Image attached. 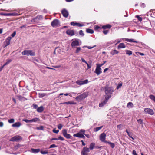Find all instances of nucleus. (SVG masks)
Returning a JSON list of instances; mask_svg holds the SVG:
<instances>
[{
  "instance_id": "6ab92c4d",
  "label": "nucleus",
  "mask_w": 155,
  "mask_h": 155,
  "mask_svg": "<svg viewBox=\"0 0 155 155\" xmlns=\"http://www.w3.org/2000/svg\"><path fill=\"white\" fill-rule=\"evenodd\" d=\"M31 152L35 153L39 152L40 150L39 149H35L34 148H32L31 149Z\"/></svg>"
},
{
  "instance_id": "de8ad7c7",
  "label": "nucleus",
  "mask_w": 155,
  "mask_h": 155,
  "mask_svg": "<svg viewBox=\"0 0 155 155\" xmlns=\"http://www.w3.org/2000/svg\"><path fill=\"white\" fill-rule=\"evenodd\" d=\"M8 122L10 123H13L14 122V119H11L8 120Z\"/></svg>"
},
{
  "instance_id": "20e7f679",
  "label": "nucleus",
  "mask_w": 155,
  "mask_h": 155,
  "mask_svg": "<svg viewBox=\"0 0 155 155\" xmlns=\"http://www.w3.org/2000/svg\"><path fill=\"white\" fill-rule=\"evenodd\" d=\"M42 15H38L36 17L31 20V21L32 23H35L38 22L39 20L42 19Z\"/></svg>"
},
{
  "instance_id": "774afa93",
  "label": "nucleus",
  "mask_w": 155,
  "mask_h": 155,
  "mask_svg": "<svg viewBox=\"0 0 155 155\" xmlns=\"http://www.w3.org/2000/svg\"><path fill=\"white\" fill-rule=\"evenodd\" d=\"M16 34V31L14 32L11 35V36L12 37H14L15 36Z\"/></svg>"
},
{
  "instance_id": "7c9ffc66",
  "label": "nucleus",
  "mask_w": 155,
  "mask_h": 155,
  "mask_svg": "<svg viewBox=\"0 0 155 155\" xmlns=\"http://www.w3.org/2000/svg\"><path fill=\"white\" fill-rule=\"evenodd\" d=\"M117 129L119 130H121L123 129V125L121 124L118 125L117 126Z\"/></svg>"
},
{
  "instance_id": "864d4df0",
  "label": "nucleus",
  "mask_w": 155,
  "mask_h": 155,
  "mask_svg": "<svg viewBox=\"0 0 155 155\" xmlns=\"http://www.w3.org/2000/svg\"><path fill=\"white\" fill-rule=\"evenodd\" d=\"M85 130L83 129H81L80 130L79 132H81V133H82L84 135L85 134Z\"/></svg>"
},
{
  "instance_id": "412c9836",
  "label": "nucleus",
  "mask_w": 155,
  "mask_h": 155,
  "mask_svg": "<svg viewBox=\"0 0 155 155\" xmlns=\"http://www.w3.org/2000/svg\"><path fill=\"white\" fill-rule=\"evenodd\" d=\"M44 109L43 107L42 106H41L37 108V110L38 112L41 113L44 110Z\"/></svg>"
},
{
  "instance_id": "13d9d810",
  "label": "nucleus",
  "mask_w": 155,
  "mask_h": 155,
  "mask_svg": "<svg viewBox=\"0 0 155 155\" xmlns=\"http://www.w3.org/2000/svg\"><path fill=\"white\" fill-rule=\"evenodd\" d=\"M70 94H71V96H70L71 97H72L73 96H75L77 93H76L73 92H71V93H70Z\"/></svg>"
},
{
  "instance_id": "bf43d9fd",
  "label": "nucleus",
  "mask_w": 155,
  "mask_h": 155,
  "mask_svg": "<svg viewBox=\"0 0 155 155\" xmlns=\"http://www.w3.org/2000/svg\"><path fill=\"white\" fill-rule=\"evenodd\" d=\"M109 32V30H104L103 31V32L104 34L105 35H106L107 34V33Z\"/></svg>"
},
{
  "instance_id": "473e14b6",
  "label": "nucleus",
  "mask_w": 155,
  "mask_h": 155,
  "mask_svg": "<svg viewBox=\"0 0 155 155\" xmlns=\"http://www.w3.org/2000/svg\"><path fill=\"white\" fill-rule=\"evenodd\" d=\"M9 16H17L19 15V14L15 12H14L13 13H9Z\"/></svg>"
},
{
  "instance_id": "e433bc0d",
  "label": "nucleus",
  "mask_w": 155,
  "mask_h": 155,
  "mask_svg": "<svg viewBox=\"0 0 155 155\" xmlns=\"http://www.w3.org/2000/svg\"><path fill=\"white\" fill-rule=\"evenodd\" d=\"M38 119L37 118H35L30 120V122H35L38 120Z\"/></svg>"
},
{
  "instance_id": "338daca9",
  "label": "nucleus",
  "mask_w": 155,
  "mask_h": 155,
  "mask_svg": "<svg viewBox=\"0 0 155 155\" xmlns=\"http://www.w3.org/2000/svg\"><path fill=\"white\" fill-rule=\"evenodd\" d=\"M126 132L127 134L129 136H130V135L131 134V133H130L127 129L126 130Z\"/></svg>"
},
{
  "instance_id": "8fccbe9b",
  "label": "nucleus",
  "mask_w": 155,
  "mask_h": 155,
  "mask_svg": "<svg viewBox=\"0 0 155 155\" xmlns=\"http://www.w3.org/2000/svg\"><path fill=\"white\" fill-rule=\"evenodd\" d=\"M103 65V64H96L97 67L98 68H101V67Z\"/></svg>"
},
{
  "instance_id": "1a4fd4ad",
  "label": "nucleus",
  "mask_w": 155,
  "mask_h": 155,
  "mask_svg": "<svg viewBox=\"0 0 155 155\" xmlns=\"http://www.w3.org/2000/svg\"><path fill=\"white\" fill-rule=\"evenodd\" d=\"M88 80L87 79L85 80L84 81L78 80L76 81V83L78 84L82 85L87 83Z\"/></svg>"
},
{
  "instance_id": "4be33fe9",
  "label": "nucleus",
  "mask_w": 155,
  "mask_h": 155,
  "mask_svg": "<svg viewBox=\"0 0 155 155\" xmlns=\"http://www.w3.org/2000/svg\"><path fill=\"white\" fill-rule=\"evenodd\" d=\"M119 53L118 51L116 50H112L110 52V54L112 55H114L115 54H118Z\"/></svg>"
},
{
  "instance_id": "72a5a7b5",
  "label": "nucleus",
  "mask_w": 155,
  "mask_h": 155,
  "mask_svg": "<svg viewBox=\"0 0 155 155\" xmlns=\"http://www.w3.org/2000/svg\"><path fill=\"white\" fill-rule=\"evenodd\" d=\"M126 54L129 55H131L132 54V51L130 50H126Z\"/></svg>"
},
{
  "instance_id": "c85d7f7f",
  "label": "nucleus",
  "mask_w": 155,
  "mask_h": 155,
  "mask_svg": "<svg viewBox=\"0 0 155 155\" xmlns=\"http://www.w3.org/2000/svg\"><path fill=\"white\" fill-rule=\"evenodd\" d=\"M18 98L19 100H20V101H24L25 100H27L24 97H23L21 96H18Z\"/></svg>"
},
{
  "instance_id": "b1692460",
  "label": "nucleus",
  "mask_w": 155,
  "mask_h": 155,
  "mask_svg": "<svg viewBox=\"0 0 155 155\" xmlns=\"http://www.w3.org/2000/svg\"><path fill=\"white\" fill-rule=\"evenodd\" d=\"M38 95L39 97L42 98L48 95L45 93H39L38 94Z\"/></svg>"
},
{
  "instance_id": "dca6fc26",
  "label": "nucleus",
  "mask_w": 155,
  "mask_h": 155,
  "mask_svg": "<svg viewBox=\"0 0 155 155\" xmlns=\"http://www.w3.org/2000/svg\"><path fill=\"white\" fill-rule=\"evenodd\" d=\"M94 72L97 75H99L101 73H102L101 68L96 66V68Z\"/></svg>"
},
{
  "instance_id": "e2e57ef3",
  "label": "nucleus",
  "mask_w": 155,
  "mask_h": 155,
  "mask_svg": "<svg viewBox=\"0 0 155 155\" xmlns=\"http://www.w3.org/2000/svg\"><path fill=\"white\" fill-rule=\"evenodd\" d=\"M94 28L95 30H97L100 28V27L98 25H95L94 26Z\"/></svg>"
},
{
  "instance_id": "f3484780",
  "label": "nucleus",
  "mask_w": 155,
  "mask_h": 155,
  "mask_svg": "<svg viewBox=\"0 0 155 155\" xmlns=\"http://www.w3.org/2000/svg\"><path fill=\"white\" fill-rule=\"evenodd\" d=\"M108 99H107V98L105 97V100L103 101L102 102L99 104V107H101L103 106L107 102Z\"/></svg>"
},
{
  "instance_id": "c9c22d12",
  "label": "nucleus",
  "mask_w": 155,
  "mask_h": 155,
  "mask_svg": "<svg viewBox=\"0 0 155 155\" xmlns=\"http://www.w3.org/2000/svg\"><path fill=\"white\" fill-rule=\"evenodd\" d=\"M149 97L152 100L154 101L155 102V96L153 95H150L149 96Z\"/></svg>"
},
{
  "instance_id": "c756f323",
  "label": "nucleus",
  "mask_w": 155,
  "mask_h": 155,
  "mask_svg": "<svg viewBox=\"0 0 155 155\" xmlns=\"http://www.w3.org/2000/svg\"><path fill=\"white\" fill-rule=\"evenodd\" d=\"M86 31L87 33H89L91 34H93L94 32L93 30L91 29H87Z\"/></svg>"
},
{
  "instance_id": "a211bd4d",
  "label": "nucleus",
  "mask_w": 155,
  "mask_h": 155,
  "mask_svg": "<svg viewBox=\"0 0 155 155\" xmlns=\"http://www.w3.org/2000/svg\"><path fill=\"white\" fill-rule=\"evenodd\" d=\"M21 125V123L19 122H16L12 125V126L14 127H18Z\"/></svg>"
},
{
  "instance_id": "423d86ee",
  "label": "nucleus",
  "mask_w": 155,
  "mask_h": 155,
  "mask_svg": "<svg viewBox=\"0 0 155 155\" xmlns=\"http://www.w3.org/2000/svg\"><path fill=\"white\" fill-rule=\"evenodd\" d=\"M106 135L104 133H102L100 136V140L102 142L107 143V141L105 140Z\"/></svg>"
},
{
  "instance_id": "58836bf2",
  "label": "nucleus",
  "mask_w": 155,
  "mask_h": 155,
  "mask_svg": "<svg viewBox=\"0 0 155 155\" xmlns=\"http://www.w3.org/2000/svg\"><path fill=\"white\" fill-rule=\"evenodd\" d=\"M64 136L67 139L71 138V136L68 133L67 134H66L65 135H64Z\"/></svg>"
},
{
  "instance_id": "052dcab7",
  "label": "nucleus",
  "mask_w": 155,
  "mask_h": 155,
  "mask_svg": "<svg viewBox=\"0 0 155 155\" xmlns=\"http://www.w3.org/2000/svg\"><path fill=\"white\" fill-rule=\"evenodd\" d=\"M87 65V69L90 68L91 67V64H89L87 63L86 64Z\"/></svg>"
},
{
  "instance_id": "4d7b16f0",
  "label": "nucleus",
  "mask_w": 155,
  "mask_h": 155,
  "mask_svg": "<svg viewBox=\"0 0 155 155\" xmlns=\"http://www.w3.org/2000/svg\"><path fill=\"white\" fill-rule=\"evenodd\" d=\"M79 34L82 36H84V34L83 33V31L81 30L79 31Z\"/></svg>"
},
{
  "instance_id": "c03bdc74",
  "label": "nucleus",
  "mask_w": 155,
  "mask_h": 155,
  "mask_svg": "<svg viewBox=\"0 0 155 155\" xmlns=\"http://www.w3.org/2000/svg\"><path fill=\"white\" fill-rule=\"evenodd\" d=\"M135 17L138 19V20L140 21H142V18L141 17H140L138 15H136Z\"/></svg>"
},
{
  "instance_id": "6e6552de",
  "label": "nucleus",
  "mask_w": 155,
  "mask_h": 155,
  "mask_svg": "<svg viewBox=\"0 0 155 155\" xmlns=\"http://www.w3.org/2000/svg\"><path fill=\"white\" fill-rule=\"evenodd\" d=\"M144 111L147 114L151 115H153L154 114L153 110L149 108H146L144 109Z\"/></svg>"
},
{
  "instance_id": "393cba45",
  "label": "nucleus",
  "mask_w": 155,
  "mask_h": 155,
  "mask_svg": "<svg viewBox=\"0 0 155 155\" xmlns=\"http://www.w3.org/2000/svg\"><path fill=\"white\" fill-rule=\"evenodd\" d=\"M95 145L94 143H91L90 144L89 149L91 150H93L94 147Z\"/></svg>"
},
{
  "instance_id": "69168bd1",
  "label": "nucleus",
  "mask_w": 155,
  "mask_h": 155,
  "mask_svg": "<svg viewBox=\"0 0 155 155\" xmlns=\"http://www.w3.org/2000/svg\"><path fill=\"white\" fill-rule=\"evenodd\" d=\"M76 22H72L71 23V25L72 26H76Z\"/></svg>"
},
{
  "instance_id": "680f3d73",
  "label": "nucleus",
  "mask_w": 155,
  "mask_h": 155,
  "mask_svg": "<svg viewBox=\"0 0 155 155\" xmlns=\"http://www.w3.org/2000/svg\"><path fill=\"white\" fill-rule=\"evenodd\" d=\"M23 121L25 122L26 123L30 122V120H28L27 119H23Z\"/></svg>"
},
{
  "instance_id": "9b49d317",
  "label": "nucleus",
  "mask_w": 155,
  "mask_h": 155,
  "mask_svg": "<svg viewBox=\"0 0 155 155\" xmlns=\"http://www.w3.org/2000/svg\"><path fill=\"white\" fill-rule=\"evenodd\" d=\"M66 33L70 36H72L75 34V32L73 30L68 29L66 31Z\"/></svg>"
},
{
  "instance_id": "f03ea898",
  "label": "nucleus",
  "mask_w": 155,
  "mask_h": 155,
  "mask_svg": "<svg viewBox=\"0 0 155 155\" xmlns=\"http://www.w3.org/2000/svg\"><path fill=\"white\" fill-rule=\"evenodd\" d=\"M88 95V92H85L77 96L75 98L78 102H81L87 97Z\"/></svg>"
},
{
  "instance_id": "ea45409f",
  "label": "nucleus",
  "mask_w": 155,
  "mask_h": 155,
  "mask_svg": "<svg viewBox=\"0 0 155 155\" xmlns=\"http://www.w3.org/2000/svg\"><path fill=\"white\" fill-rule=\"evenodd\" d=\"M76 49L75 53H79L81 50V48L80 47H77L76 48Z\"/></svg>"
},
{
  "instance_id": "79ce46f5",
  "label": "nucleus",
  "mask_w": 155,
  "mask_h": 155,
  "mask_svg": "<svg viewBox=\"0 0 155 155\" xmlns=\"http://www.w3.org/2000/svg\"><path fill=\"white\" fill-rule=\"evenodd\" d=\"M137 122L140 124H143V120L141 119H139L137 120Z\"/></svg>"
},
{
  "instance_id": "a18cd8bd",
  "label": "nucleus",
  "mask_w": 155,
  "mask_h": 155,
  "mask_svg": "<svg viewBox=\"0 0 155 155\" xmlns=\"http://www.w3.org/2000/svg\"><path fill=\"white\" fill-rule=\"evenodd\" d=\"M57 147V146H56V145H55L54 144H53L51 145L50 146L49 148L50 149V148H52L56 147Z\"/></svg>"
},
{
  "instance_id": "5701e85b",
  "label": "nucleus",
  "mask_w": 155,
  "mask_h": 155,
  "mask_svg": "<svg viewBox=\"0 0 155 155\" xmlns=\"http://www.w3.org/2000/svg\"><path fill=\"white\" fill-rule=\"evenodd\" d=\"M111 26L110 25L107 24L105 25H104L102 27V28L104 29H105L107 28L110 29L111 28Z\"/></svg>"
},
{
  "instance_id": "0eeeda50",
  "label": "nucleus",
  "mask_w": 155,
  "mask_h": 155,
  "mask_svg": "<svg viewBox=\"0 0 155 155\" xmlns=\"http://www.w3.org/2000/svg\"><path fill=\"white\" fill-rule=\"evenodd\" d=\"M21 139L22 138L21 136L17 135L12 138L10 139V140L12 141H18L19 140Z\"/></svg>"
},
{
  "instance_id": "0e129e2a",
  "label": "nucleus",
  "mask_w": 155,
  "mask_h": 155,
  "mask_svg": "<svg viewBox=\"0 0 155 155\" xmlns=\"http://www.w3.org/2000/svg\"><path fill=\"white\" fill-rule=\"evenodd\" d=\"M53 132L54 133L57 134L59 132V130H56L55 129H54L53 130Z\"/></svg>"
},
{
  "instance_id": "f8f14e48",
  "label": "nucleus",
  "mask_w": 155,
  "mask_h": 155,
  "mask_svg": "<svg viewBox=\"0 0 155 155\" xmlns=\"http://www.w3.org/2000/svg\"><path fill=\"white\" fill-rule=\"evenodd\" d=\"M12 39L11 37H8L5 40L4 42L5 47H6L9 45L10 44V41Z\"/></svg>"
},
{
  "instance_id": "a878e982",
  "label": "nucleus",
  "mask_w": 155,
  "mask_h": 155,
  "mask_svg": "<svg viewBox=\"0 0 155 155\" xmlns=\"http://www.w3.org/2000/svg\"><path fill=\"white\" fill-rule=\"evenodd\" d=\"M126 41H127L129 42H130L138 43V41H135L134 40V39H126Z\"/></svg>"
},
{
  "instance_id": "37998d69",
  "label": "nucleus",
  "mask_w": 155,
  "mask_h": 155,
  "mask_svg": "<svg viewBox=\"0 0 155 155\" xmlns=\"http://www.w3.org/2000/svg\"><path fill=\"white\" fill-rule=\"evenodd\" d=\"M79 27L83 26H84V25L83 24H80L76 22V25Z\"/></svg>"
},
{
  "instance_id": "4c0bfd02",
  "label": "nucleus",
  "mask_w": 155,
  "mask_h": 155,
  "mask_svg": "<svg viewBox=\"0 0 155 155\" xmlns=\"http://www.w3.org/2000/svg\"><path fill=\"white\" fill-rule=\"evenodd\" d=\"M107 143L110 144L112 148H113L114 147L115 144L114 143L108 141Z\"/></svg>"
},
{
  "instance_id": "4468645a",
  "label": "nucleus",
  "mask_w": 155,
  "mask_h": 155,
  "mask_svg": "<svg viewBox=\"0 0 155 155\" xmlns=\"http://www.w3.org/2000/svg\"><path fill=\"white\" fill-rule=\"evenodd\" d=\"M73 136L79 138H85V136L83 134L80 132L78 133L74 134L73 135Z\"/></svg>"
},
{
  "instance_id": "2f4dec72",
  "label": "nucleus",
  "mask_w": 155,
  "mask_h": 155,
  "mask_svg": "<svg viewBox=\"0 0 155 155\" xmlns=\"http://www.w3.org/2000/svg\"><path fill=\"white\" fill-rule=\"evenodd\" d=\"M40 151L41 153L42 154H48V151L47 150H41Z\"/></svg>"
},
{
  "instance_id": "49530a36",
  "label": "nucleus",
  "mask_w": 155,
  "mask_h": 155,
  "mask_svg": "<svg viewBox=\"0 0 155 155\" xmlns=\"http://www.w3.org/2000/svg\"><path fill=\"white\" fill-rule=\"evenodd\" d=\"M122 86V83L120 82V83H119L118 85L117 86V89H118L119 88H120Z\"/></svg>"
},
{
  "instance_id": "5fc2aeb1",
  "label": "nucleus",
  "mask_w": 155,
  "mask_h": 155,
  "mask_svg": "<svg viewBox=\"0 0 155 155\" xmlns=\"http://www.w3.org/2000/svg\"><path fill=\"white\" fill-rule=\"evenodd\" d=\"M136 54L137 55L138 54H139L141 56H143L144 55V54L143 53H141V52H136Z\"/></svg>"
},
{
  "instance_id": "3c124183",
  "label": "nucleus",
  "mask_w": 155,
  "mask_h": 155,
  "mask_svg": "<svg viewBox=\"0 0 155 155\" xmlns=\"http://www.w3.org/2000/svg\"><path fill=\"white\" fill-rule=\"evenodd\" d=\"M62 127H63V125H62V124H60L58 126V127L59 129H61L62 128Z\"/></svg>"
},
{
  "instance_id": "7ed1b4c3",
  "label": "nucleus",
  "mask_w": 155,
  "mask_h": 155,
  "mask_svg": "<svg viewBox=\"0 0 155 155\" xmlns=\"http://www.w3.org/2000/svg\"><path fill=\"white\" fill-rule=\"evenodd\" d=\"M22 55L34 56L35 53L31 50H25L21 53Z\"/></svg>"
},
{
  "instance_id": "9d476101",
  "label": "nucleus",
  "mask_w": 155,
  "mask_h": 155,
  "mask_svg": "<svg viewBox=\"0 0 155 155\" xmlns=\"http://www.w3.org/2000/svg\"><path fill=\"white\" fill-rule=\"evenodd\" d=\"M90 152L89 149L85 147L81 151V154L83 155H87V153Z\"/></svg>"
},
{
  "instance_id": "ddd939ff",
  "label": "nucleus",
  "mask_w": 155,
  "mask_h": 155,
  "mask_svg": "<svg viewBox=\"0 0 155 155\" xmlns=\"http://www.w3.org/2000/svg\"><path fill=\"white\" fill-rule=\"evenodd\" d=\"M79 45V43L78 41L76 40L73 41L71 44V45L72 47L78 46Z\"/></svg>"
},
{
  "instance_id": "a19ab883",
  "label": "nucleus",
  "mask_w": 155,
  "mask_h": 155,
  "mask_svg": "<svg viewBox=\"0 0 155 155\" xmlns=\"http://www.w3.org/2000/svg\"><path fill=\"white\" fill-rule=\"evenodd\" d=\"M62 133L64 136L67 134V131L66 129H64L62 130Z\"/></svg>"
},
{
  "instance_id": "09e8293b",
  "label": "nucleus",
  "mask_w": 155,
  "mask_h": 155,
  "mask_svg": "<svg viewBox=\"0 0 155 155\" xmlns=\"http://www.w3.org/2000/svg\"><path fill=\"white\" fill-rule=\"evenodd\" d=\"M12 61V60L11 59H8V60L3 65V66H5L7 64H8L9 63H10Z\"/></svg>"
},
{
  "instance_id": "cd10ccee",
  "label": "nucleus",
  "mask_w": 155,
  "mask_h": 155,
  "mask_svg": "<svg viewBox=\"0 0 155 155\" xmlns=\"http://www.w3.org/2000/svg\"><path fill=\"white\" fill-rule=\"evenodd\" d=\"M64 104H76V103L74 101H68L64 103Z\"/></svg>"
},
{
  "instance_id": "39448f33",
  "label": "nucleus",
  "mask_w": 155,
  "mask_h": 155,
  "mask_svg": "<svg viewBox=\"0 0 155 155\" xmlns=\"http://www.w3.org/2000/svg\"><path fill=\"white\" fill-rule=\"evenodd\" d=\"M51 26L54 27H57L59 25V22L58 20L55 19L51 23Z\"/></svg>"
},
{
  "instance_id": "bb28decb",
  "label": "nucleus",
  "mask_w": 155,
  "mask_h": 155,
  "mask_svg": "<svg viewBox=\"0 0 155 155\" xmlns=\"http://www.w3.org/2000/svg\"><path fill=\"white\" fill-rule=\"evenodd\" d=\"M133 104L132 103L129 102L127 104V107L128 108H132L133 107Z\"/></svg>"
},
{
  "instance_id": "603ef678",
  "label": "nucleus",
  "mask_w": 155,
  "mask_h": 155,
  "mask_svg": "<svg viewBox=\"0 0 155 155\" xmlns=\"http://www.w3.org/2000/svg\"><path fill=\"white\" fill-rule=\"evenodd\" d=\"M96 46V45H94L93 47L88 46H85L84 47H86V48H87L89 49H91L93 48H94V47H95Z\"/></svg>"
},
{
  "instance_id": "2eb2a0df",
  "label": "nucleus",
  "mask_w": 155,
  "mask_h": 155,
  "mask_svg": "<svg viewBox=\"0 0 155 155\" xmlns=\"http://www.w3.org/2000/svg\"><path fill=\"white\" fill-rule=\"evenodd\" d=\"M61 13L63 16L67 18L68 16V12L65 9H63L61 11Z\"/></svg>"
},
{
  "instance_id": "6e6d98bb",
  "label": "nucleus",
  "mask_w": 155,
  "mask_h": 155,
  "mask_svg": "<svg viewBox=\"0 0 155 155\" xmlns=\"http://www.w3.org/2000/svg\"><path fill=\"white\" fill-rule=\"evenodd\" d=\"M58 140H60L61 141H63L64 140V138L62 136H60L58 137Z\"/></svg>"
},
{
  "instance_id": "aec40b11",
  "label": "nucleus",
  "mask_w": 155,
  "mask_h": 155,
  "mask_svg": "<svg viewBox=\"0 0 155 155\" xmlns=\"http://www.w3.org/2000/svg\"><path fill=\"white\" fill-rule=\"evenodd\" d=\"M125 47V44L124 43H122L119 44L117 47V48L118 49H120L121 48H124Z\"/></svg>"
},
{
  "instance_id": "f257e3e1",
  "label": "nucleus",
  "mask_w": 155,
  "mask_h": 155,
  "mask_svg": "<svg viewBox=\"0 0 155 155\" xmlns=\"http://www.w3.org/2000/svg\"><path fill=\"white\" fill-rule=\"evenodd\" d=\"M104 89L105 92L106 94L105 97L109 99L111 97V94L114 92V88L111 87L106 85L104 87Z\"/></svg>"
},
{
  "instance_id": "f704fd0d",
  "label": "nucleus",
  "mask_w": 155,
  "mask_h": 155,
  "mask_svg": "<svg viewBox=\"0 0 155 155\" xmlns=\"http://www.w3.org/2000/svg\"><path fill=\"white\" fill-rule=\"evenodd\" d=\"M103 127V126H101L99 127H97L94 128V131L95 132H97Z\"/></svg>"
}]
</instances>
